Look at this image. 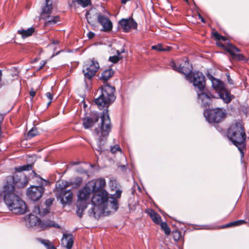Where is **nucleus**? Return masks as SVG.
<instances>
[{"label":"nucleus","instance_id":"obj_45","mask_svg":"<svg viewBox=\"0 0 249 249\" xmlns=\"http://www.w3.org/2000/svg\"><path fill=\"white\" fill-rule=\"evenodd\" d=\"M227 77H228V81L229 83L231 84V85H233V81L230 78V75H227Z\"/></svg>","mask_w":249,"mask_h":249},{"label":"nucleus","instance_id":"obj_1","mask_svg":"<svg viewBox=\"0 0 249 249\" xmlns=\"http://www.w3.org/2000/svg\"><path fill=\"white\" fill-rule=\"evenodd\" d=\"M101 93L97 98L95 99L94 103L99 109L105 108L101 116V123L99 128L95 129V132L99 143L96 150L101 153L106 150L102 141L106 139L111 129V124L108 114V107L115 100L114 92L115 88L107 83L105 84L99 88Z\"/></svg>","mask_w":249,"mask_h":249},{"label":"nucleus","instance_id":"obj_27","mask_svg":"<svg viewBox=\"0 0 249 249\" xmlns=\"http://www.w3.org/2000/svg\"><path fill=\"white\" fill-rule=\"evenodd\" d=\"M34 32L35 28L33 27H31L27 30L21 29L18 31V33L21 35L23 38L31 36Z\"/></svg>","mask_w":249,"mask_h":249},{"label":"nucleus","instance_id":"obj_21","mask_svg":"<svg viewBox=\"0 0 249 249\" xmlns=\"http://www.w3.org/2000/svg\"><path fill=\"white\" fill-rule=\"evenodd\" d=\"M98 14L97 11L93 9H90L86 13V17L88 23L93 25L96 21V19H98Z\"/></svg>","mask_w":249,"mask_h":249},{"label":"nucleus","instance_id":"obj_19","mask_svg":"<svg viewBox=\"0 0 249 249\" xmlns=\"http://www.w3.org/2000/svg\"><path fill=\"white\" fill-rule=\"evenodd\" d=\"M99 116L95 115L92 117H87L83 119L82 124L85 129H89L92 127L94 124L99 120Z\"/></svg>","mask_w":249,"mask_h":249},{"label":"nucleus","instance_id":"obj_40","mask_svg":"<svg viewBox=\"0 0 249 249\" xmlns=\"http://www.w3.org/2000/svg\"><path fill=\"white\" fill-rule=\"evenodd\" d=\"M46 97L49 99V102L48 103V106H49L52 103V99L53 98V94L49 92L46 93Z\"/></svg>","mask_w":249,"mask_h":249},{"label":"nucleus","instance_id":"obj_8","mask_svg":"<svg viewBox=\"0 0 249 249\" xmlns=\"http://www.w3.org/2000/svg\"><path fill=\"white\" fill-rule=\"evenodd\" d=\"M106 185V182L104 178H100L94 181L92 186V204L101 203L108 195L107 192L105 189Z\"/></svg>","mask_w":249,"mask_h":249},{"label":"nucleus","instance_id":"obj_23","mask_svg":"<svg viewBox=\"0 0 249 249\" xmlns=\"http://www.w3.org/2000/svg\"><path fill=\"white\" fill-rule=\"evenodd\" d=\"M45 5L42 8L41 17L50 15L53 10V3L50 0H45Z\"/></svg>","mask_w":249,"mask_h":249},{"label":"nucleus","instance_id":"obj_48","mask_svg":"<svg viewBox=\"0 0 249 249\" xmlns=\"http://www.w3.org/2000/svg\"><path fill=\"white\" fill-rule=\"evenodd\" d=\"M171 50L170 47H166L165 48H163V51H169Z\"/></svg>","mask_w":249,"mask_h":249},{"label":"nucleus","instance_id":"obj_12","mask_svg":"<svg viewBox=\"0 0 249 249\" xmlns=\"http://www.w3.org/2000/svg\"><path fill=\"white\" fill-rule=\"evenodd\" d=\"M170 66L174 71L184 74L186 76V78H187V75L190 74V72L192 71L191 69L189 67V63L187 59L185 60L183 66L178 63H176L173 61L170 62Z\"/></svg>","mask_w":249,"mask_h":249},{"label":"nucleus","instance_id":"obj_11","mask_svg":"<svg viewBox=\"0 0 249 249\" xmlns=\"http://www.w3.org/2000/svg\"><path fill=\"white\" fill-rule=\"evenodd\" d=\"M226 116L225 110L221 108L211 109L206 116L207 120L210 123H218L222 121Z\"/></svg>","mask_w":249,"mask_h":249},{"label":"nucleus","instance_id":"obj_49","mask_svg":"<svg viewBox=\"0 0 249 249\" xmlns=\"http://www.w3.org/2000/svg\"><path fill=\"white\" fill-rule=\"evenodd\" d=\"M198 17H199V18L201 19V20L203 22H205V20L202 17V16L199 14L198 15Z\"/></svg>","mask_w":249,"mask_h":249},{"label":"nucleus","instance_id":"obj_26","mask_svg":"<svg viewBox=\"0 0 249 249\" xmlns=\"http://www.w3.org/2000/svg\"><path fill=\"white\" fill-rule=\"evenodd\" d=\"M220 98L222 99L226 103H230L232 99V96L231 95L230 92L225 88L223 91L219 93Z\"/></svg>","mask_w":249,"mask_h":249},{"label":"nucleus","instance_id":"obj_41","mask_svg":"<svg viewBox=\"0 0 249 249\" xmlns=\"http://www.w3.org/2000/svg\"><path fill=\"white\" fill-rule=\"evenodd\" d=\"M82 181V178H81L77 177L75 178V181H71V182L74 183L73 185H75L76 186H79L81 184Z\"/></svg>","mask_w":249,"mask_h":249},{"label":"nucleus","instance_id":"obj_16","mask_svg":"<svg viewBox=\"0 0 249 249\" xmlns=\"http://www.w3.org/2000/svg\"><path fill=\"white\" fill-rule=\"evenodd\" d=\"M98 21L103 27L102 31L107 32L111 30L112 24L108 18L99 14L98 16Z\"/></svg>","mask_w":249,"mask_h":249},{"label":"nucleus","instance_id":"obj_2","mask_svg":"<svg viewBox=\"0 0 249 249\" xmlns=\"http://www.w3.org/2000/svg\"><path fill=\"white\" fill-rule=\"evenodd\" d=\"M186 79L193 83L195 87L198 89L197 98L198 102L204 107H209L213 98L215 96L208 91H205V76L201 72H192L187 75Z\"/></svg>","mask_w":249,"mask_h":249},{"label":"nucleus","instance_id":"obj_35","mask_svg":"<svg viewBox=\"0 0 249 249\" xmlns=\"http://www.w3.org/2000/svg\"><path fill=\"white\" fill-rule=\"evenodd\" d=\"M38 134V132L37 131V129L36 128H33L28 133L27 137L28 138H32L37 135Z\"/></svg>","mask_w":249,"mask_h":249},{"label":"nucleus","instance_id":"obj_34","mask_svg":"<svg viewBox=\"0 0 249 249\" xmlns=\"http://www.w3.org/2000/svg\"><path fill=\"white\" fill-rule=\"evenodd\" d=\"M213 37L217 40H223L224 41H225L228 40L227 37L220 35L217 32H213Z\"/></svg>","mask_w":249,"mask_h":249},{"label":"nucleus","instance_id":"obj_15","mask_svg":"<svg viewBox=\"0 0 249 249\" xmlns=\"http://www.w3.org/2000/svg\"><path fill=\"white\" fill-rule=\"evenodd\" d=\"M120 27L125 32H128L131 29H135L137 27V23L132 18L122 19L119 22Z\"/></svg>","mask_w":249,"mask_h":249},{"label":"nucleus","instance_id":"obj_10","mask_svg":"<svg viewBox=\"0 0 249 249\" xmlns=\"http://www.w3.org/2000/svg\"><path fill=\"white\" fill-rule=\"evenodd\" d=\"M99 69V64L94 58L90 59L88 63L84 65L83 69L85 78L91 79L96 74Z\"/></svg>","mask_w":249,"mask_h":249},{"label":"nucleus","instance_id":"obj_7","mask_svg":"<svg viewBox=\"0 0 249 249\" xmlns=\"http://www.w3.org/2000/svg\"><path fill=\"white\" fill-rule=\"evenodd\" d=\"M73 184L74 183L71 182L61 180L57 182L56 184L57 197L63 206L70 205L72 201L73 195L72 191L71 189L66 190V189L73 185Z\"/></svg>","mask_w":249,"mask_h":249},{"label":"nucleus","instance_id":"obj_28","mask_svg":"<svg viewBox=\"0 0 249 249\" xmlns=\"http://www.w3.org/2000/svg\"><path fill=\"white\" fill-rule=\"evenodd\" d=\"M114 74V71L111 69L106 70L103 71L101 74V78L105 81H107Z\"/></svg>","mask_w":249,"mask_h":249},{"label":"nucleus","instance_id":"obj_4","mask_svg":"<svg viewBox=\"0 0 249 249\" xmlns=\"http://www.w3.org/2000/svg\"><path fill=\"white\" fill-rule=\"evenodd\" d=\"M32 169L31 164H27L15 168L16 171L19 172L14 176H8L6 178V183L3 189L15 192V186L18 188L25 187L28 183L27 177L22 173L23 171H29Z\"/></svg>","mask_w":249,"mask_h":249},{"label":"nucleus","instance_id":"obj_9","mask_svg":"<svg viewBox=\"0 0 249 249\" xmlns=\"http://www.w3.org/2000/svg\"><path fill=\"white\" fill-rule=\"evenodd\" d=\"M36 214H30L25 218V224L29 227H36L41 229H44L50 227L60 228L59 226L50 220L46 221L41 220Z\"/></svg>","mask_w":249,"mask_h":249},{"label":"nucleus","instance_id":"obj_44","mask_svg":"<svg viewBox=\"0 0 249 249\" xmlns=\"http://www.w3.org/2000/svg\"><path fill=\"white\" fill-rule=\"evenodd\" d=\"M88 36L89 39H91L94 36V34L92 32H89L88 34Z\"/></svg>","mask_w":249,"mask_h":249},{"label":"nucleus","instance_id":"obj_14","mask_svg":"<svg viewBox=\"0 0 249 249\" xmlns=\"http://www.w3.org/2000/svg\"><path fill=\"white\" fill-rule=\"evenodd\" d=\"M225 50L231 54L233 59L237 61L245 60L244 56L239 53L240 50L231 44H228Z\"/></svg>","mask_w":249,"mask_h":249},{"label":"nucleus","instance_id":"obj_13","mask_svg":"<svg viewBox=\"0 0 249 249\" xmlns=\"http://www.w3.org/2000/svg\"><path fill=\"white\" fill-rule=\"evenodd\" d=\"M43 192V187L32 186L28 189L27 194L31 199L37 201L42 196Z\"/></svg>","mask_w":249,"mask_h":249},{"label":"nucleus","instance_id":"obj_37","mask_svg":"<svg viewBox=\"0 0 249 249\" xmlns=\"http://www.w3.org/2000/svg\"><path fill=\"white\" fill-rule=\"evenodd\" d=\"M121 149L120 146L118 144H116L113 146L111 147L110 151L112 153L115 154L118 151H121Z\"/></svg>","mask_w":249,"mask_h":249},{"label":"nucleus","instance_id":"obj_33","mask_svg":"<svg viewBox=\"0 0 249 249\" xmlns=\"http://www.w3.org/2000/svg\"><path fill=\"white\" fill-rule=\"evenodd\" d=\"M78 4L86 7L91 4V0H75Z\"/></svg>","mask_w":249,"mask_h":249},{"label":"nucleus","instance_id":"obj_38","mask_svg":"<svg viewBox=\"0 0 249 249\" xmlns=\"http://www.w3.org/2000/svg\"><path fill=\"white\" fill-rule=\"evenodd\" d=\"M151 49L152 50H156L158 51H163V48L161 44H158L156 45L152 46Z\"/></svg>","mask_w":249,"mask_h":249},{"label":"nucleus","instance_id":"obj_20","mask_svg":"<svg viewBox=\"0 0 249 249\" xmlns=\"http://www.w3.org/2000/svg\"><path fill=\"white\" fill-rule=\"evenodd\" d=\"M61 243L67 249H71L73 244V236L71 234H63Z\"/></svg>","mask_w":249,"mask_h":249},{"label":"nucleus","instance_id":"obj_43","mask_svg":"<svg viewBox=\"0 0 249 249\" xmlns=\"http://www.w3.org/2000/svg\"><path fill=\"white\" fill-rule=\"evenodd\" d=\"M30 96L33 98L35 95H36V92L35 90H34L33 89H31V90L30 91Z\"/></svg>","mask_w":249,"mask_h":249},{"label":"nucleus","instance_id":"obj_17","mask_svg":"<svg viewBox=\"0 0 249 249\" xmlns=\"http://www.w3.org/2000/svg\"><path fill=\"white\" fill-rule=\"evenodd\" d=\"M208 77L212 82L213 88L218 93L226 88L224 83L220 80L213 77L211 75H208Z\"/></svg>","mask_w":249,"mask_h":249},{"label":"nucleus","instance_id":"obj_5","mask_svg":"<svg viewBox=\"0 0 249 249\" xmlns=\"http://www.w3.org/2000/svg\"><path fill=\"white\" fill-rule=\"evenodd\" d=\"M227 137L236 145L243 156V150L245 148L246 134L243 123L235 122L231 125L228 129Z\"/></svg>","mask_w":249,"mask_h":249},{"label":"nucleus","instance_id":"obj_3","mask_svg":"<svg viewBox=\"0 0 249 249\" xmlns=\"http://www.w3.org/2000/svg\"><path fill=\"white\" fill-rule=\"evenodd\" d=\"M122 191L116 190L115 194L108 196V194L103 202L100 204H92L94 207L92 209L93 216L98 218L100 215L104 212H114L118 209V202L117 199L121 196Z\"/></svg>","mask_w":249,"mask_h":249},{"label":"nucleus","instance_id":"obj_32","mask_svg":"<svg viewBox=\"0 0 249 249\" xmlns=\"http://www.w3.org/2000/svg\"><path fill=\"white\" fill-rule=\"evenodd\" d=\"M117 55H114L112 56H110L109 58V60L113 63H117L120 59L122 58V57L120 56V53L119 51H117Z\"/></svg>","mask_w":249,"mask_h":249},{"label":"nucleus","instance_id":"obj_47","mask_svg":"<svg viewBox=\"0 0 249 249\" xmlns=\"http://www.w3.org/2000/svg\"><path fill=\"white\" fill-rule=\"evenodd\" d=\"M217 45L219 46H221V47L224 48L225 49V48L227 46V45L225 46V45H222V43H221L220 42L217 43Z\"/></svg>","mask_w":249,"mask_h":249},{"label":"nucleus","instance_id":"obj_31","mask_svg":"<svg viewBox=\"0 0 249 249\" xmlns=\"http://www.w3.org/2000/svg\"><path fill=\"white\" fill-rule=\"evenodd\" d=\"M39 240L47 248V249H56L50 241L42 239H39Z\"/></svg>","mask_w":249,"mask_h":249},{"label":"nucleus","instance_id":"obj_24","mask_svg":"<svg viewBox=\"0 0 249 249\" xmlns=\"http://www.w3.org/2000/svg\"><path fill=\"white\" fill-rule=\"evenodd\" d=\"M41 18L45 20V25L46 26L55 24L58 21H60V17L58 16H52L50 15L42 17Z\"/></svg>","mask_w":249,"mask_h":249},{"label":"nucleus","instance_id":"obj_30","mask_svg":"<svg viewBox=\"0 0 249 249\" xmlns=\"http://www.w3.org/2000/svg\"><path fill=\"white\" fill-rule=\"evenodd\" d=\"M159 225L160 226L161 230L164 231L165 234L168 235L170 234V229L166 222H161Z\"/></svg>","mask_w":249,"mask_h":249},{"label":"nucleus","instance_id":"obj_42","mask_svg":"<svg viewBox=\"0 0 249 249\" xmlns=\"http://www.w3.org/2000/svg\"><path fill=\"white\" fill-rule=\"evenodd\" d=\"M230 227H231V222L229 223L225 224L224 225L221 226L220 227V228H221V229H225V228H230Z\"/></svg>","mask_w":249,"mask_h":249},{"label":"nucleus","instance_id":"obj_46","mask_svg":"<svg viewBox=\"0 0 249 249\" xmlns=\"http://www.w3.org/2000/svg\"><path fill=\"white\" fill-rule=\"evenodd\" d=\"M51 41V43L54 44V45L58 44L59 43V41L58 40L52 39Z\"/></svg>","mask_w":249,"mask_h":249},{"label":"nucleus","instance_id":"obj_6","mask_svg":"<svg viewBox=\"0 0 249 249\" xmlns=\"http://www.w3.org/2000/svg\"><path fill=\"white\" fill-rule=\"evenodd\" d=\"M2 194L5 204L13 213L23 214L27 212L25 202L15 194V192L3 189Z\"/></svg>","mask_w":249,"mask_h":249},{"label":"nucleus","instance_id":"obj_22","mask_svg":"<svg viewBox=\"0 0 249 249\" xmlns=\"http://www.w3.org/2000/svg\"><path fill=\"white\" fill-rule=\"evenodd\" d=\"M49 212L50 209L45 207L44 205H36L33 210V213L40 216H44Z\"/></svg>","mask_w":249,"mask_h":249},{"label":"nucleus","instance_id":"obj_25","mask_svg":"<svg viewBox=\"0 0 249 249\" xmlns=\"http://www.w3.org/2000/svg\"><path fill=\"white\" fill-rule=\"evenodd\" d=\"M146 212L155 224L159 225L161 222V216L153 210L147 209Z\"/></svg>","mask_w":249,"mask_h":249},{"label":"nucleus","instance_id":"obj_36","mask_svg":"<svg viewBox=\"0 0 249 249\" xmlns=\"http://www.w3.org/2000/svg\"><path fill=\"white\" fill-rule=\"evenodd\" d=\"M172 234L173 238L176 241H178L181 238V233L178 231H173Z\"/></svg>","mask_w":249,"mask_h":249},{"label":"nucleus","instance_id":"obj_18","mask_svg":"<svg viewBox=\"0 0 249 249\" xmlns=\"http://www.w3.org/2000/svg\"><path fill=\"white\" fill-rule=\"evenodd\" d=\"M90 192L91 190L88 187H85L80 190L77 195V203H83V202H87V200L89 198Z\"/></svg>","mask_w":249,"mask_h":249},{"label":"nucleus","instance_id":"obj_39","mask_svg":"<svg viewBox=\"0 0 249 249\" xmlns=\"http://www.w3.org/2000/svg\"><path fill=\"white\" fill-rule=\"evenodd\" d=\"M54 200V198H49L46 199V200L45 201V205L44 206V207L49 209V207L52 204V203Z\"/></svg>","mask_w":249,"mask_h":249},{"label":"nucleus","instance_id":"obj_29","mask_svg":"<svg viewBox=\"0 0 249 249\" xmlns=\"http://www.w3.org/2000/svg\"><path fill=\"white\" fill-rule=\"evenodd\" d=\"M88 203L83 202V203H77V214L80 217L82 216L83 212L87 207Z\"/></svg>","mask_w":249,"mask_h":249}]
</instances>
